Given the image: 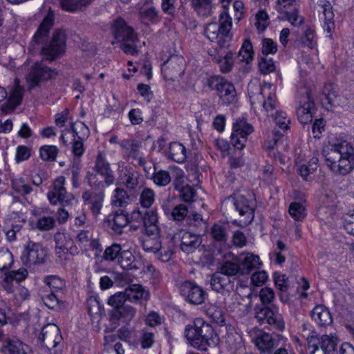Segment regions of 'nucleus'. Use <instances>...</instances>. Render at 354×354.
I'll use <instances>...</instances> for the list:
<instances>
[{"instance_id": "obj_1", "label": "nucleus", "mask_w": 354, "mask_h": 354, "mask_svg": "<svg viewBox=\"0 0 354 354\" xmlns=\"http://www.w3.org/2000/svg\"><path fill=\"white\" fill-rule=\"evenodd\" d=\"M259 298L263 306L255 307V319L260 324H266L272 329L282 331L285 328V322L279 308L272 304L275 299L274 290L268 287L261 288Z\"/></svg>"}, {"instance_id": "obj_2", "label": "nucleus", "mask_w": 354, "mask_h": 354, "mask_svg": "<svg viewBox=\"0 0 354 354\" xmlns=\"http://www.w3.org/2000/svg\"><path fill=\"white\" fill-rule=\"evenodd\" d=\"M326 161L333 172L341 175L348 174L354 169V148L346 141L335 144Z\"/></svg>"}, {"instance_id": "obj_3", "label": "nucleus", "mask_w": 354, "mask_h": 354, "mask_svg": "<svg viewBox=\"0 0 354 354\" xmlns=\"http://www.w3.org/2000/svg\"><path fill=\"white\" fill-rule=\"evenodd\" d=\"M231 28L232 19L224 10L219 15L218 22L212 21L206 25L205 35L210 41L223 48L227 46L232 39Z\"/></svg>"}, {"instance_id": "obj_4", "label": "nucleus", "mask_w": 354, "mask_h": 354, "mask_svg": "<svg viewBox=\"0 0 354 354\" xmlns=\"http://www.w3.org/2000/svg\"><path fill=\"white\" fill-rule=\"evenodd\" d=\"M185 337L192 346L205 351L211 344L214 335L212 327L203 319H196L192 324L187 325L185 330Z\"/></svg>"}, {"instance_id": "obj_5", "label": "nucleus", "mask_w": 354, "mask_h": 354, "mask_svg": "<svg viewBox=\"0 0 354 354\" xmlns=\"http://www.w3.org/2000/svg\"><path fill=\"white\" fill-rule=\"evenodd\" d=\"M39 339L49 351V354H61L63 337L56 324H48L44 326Z\"/></svg>"}, {"instance_id": "obj_6", "label": "nucleus", "mask_w": 354, "mask_h": 354, "mask_svg": "<svg viewBox=\"0 0 354 354\" xmlns=\"http://www.w3.org/2000/svg\"><path fill=\"white\" fill-rule=\"evenodd\" d=\"M66 178L57 177L53 182L47 194V198L50 204L55 205L58 203L63 207L68 206L75 201L73 194L68 192L65 187Z\"/></svg>"}, {"instance_id": "obj_7", "label": "nucleus", "mask_w": 354, "mask_h": 354, "mask_svg": "<svg viewBox=\"0 0 354 354\" xmlns=\"http://www.w3.org/2000/svg\"><path fill=\"white\" fill-rule=\"evenodd\" d=\"M207 85L218 92V95L223 104H230L236 100V93L234 86L219 75L211 76L207 79Z\"/></svg>"}, {"instance_id": "obj_8", "label": "nucleus", "mask_w": 354, "mask_h": 354, "mask_svg": "<svg viewBox=\"0 0 354 354\" xmlns=\"http://www.w3.org/2000/svg\"><path fill=\"white\" fill-rule=\"evenodd\" d=\"M66 35L61 30L54 32L50 42L46 44L41 48V54L44 57L49 61H53L65 53Z\"/></svg>"}, {"instance_id": "obj_9", "label": "nucleus", "mask_w": 354, "mask_h": 354, "mask_svg": "<svg viewBox=\"0 0 354 354\" xmlns=\"http://www.w3.org/2000/svg\"><path fill=\"white\" fill-rule=\"evenodd\" d=\"M179 291L185 301L192 305L201 304L207 296L202 287L191 281H185L180 283Z\"/></svg>"}, {"instance_id": "obj_10", "label": "nucleus", "mask_w": 354, "mask_h": 354, "mask_svg": "<svg viewBox=\"0 0 354 354\" xmlns=\"http://www.w3.org/2000/svg\"><path fill=\"white\" fill-rule=\"evenodd\" d=\"M46 255V250L41 243L28 241L21 259L26 266L37 265L44 263Z\"/></svg>"}, {"instance_id": "obj_11", "label": "nucleus", "mask_w": 354, "mask_h": 354, "mask_svg": "<svg viewBox=\"0 0 354 354\" xmlns=\"http://www.w3.org/2000/svg\"><path fill=\"white\" fill-rule=\"evenodd\" d=\"M283 339L281 335L261 332L253 342L261 354H272Z\"/></svg>"}, {"instance_id": "obj_12", "label": "nucleus", "mask_w": 354, "mask_h": 354, "mask_svg": "<svg viewBox=\"0 0 354 354\" xmlns=\"http://www.w3.org/2000/svg\"><path fill=\"white\" fill-rule=\"evenodd\" d=\"M185 63V59L180 55L170 56L161 67L165 80L174 81L181 77L184 73Z\"/></svg>"}, {"instance_id": "obj_13", "label": "nucleus", "mask_w": 354, "mask_h": 354, "mask_svg": "<svg viewBox=\"0 0 354 354\" xmlns=\"http://www.w3.org/2000/svg\"><path fill=\"white\" fill-rule=\"evenodd\" d=\"M275 121L277 127L280 130L274 129L268 139L266 141V147L269 149H273L277 145L279 139L283 136V132H285L289 128L290 120L287 118L286 113L281 111H276L274 116H272Z\"/></svg>"}, {"instance_id": "obj_14", "label": "nucleus", "mask_w": 354, "mask_h": 354, "mask_svg": "<svg viewBox=\"0 0 354 354\" xmlns=\"http://www.w3.org/2000/svg\"><path fill=\"white\" fill-rule=\"evenodd\" d=\"M57 75V72L43 65L41 62L35 63L27 76V82L30 89L37 86L41 81L48 80Z\"/></svg>"}, {"instance_id": "obj_15", "label": "nucleus", "mask_w": 354, "mask_h": 354, "mask_svg": "<svg viewBox=\"0 0 354 354\" xmlns=\"http://www.w3.org/2000/svg\"><path fill=\"white\" fill-rule=\"evenodd\" d=\"M253 131V127L243 119L237 120L233 124L231 143L238 149H242L245 145L248 135Z\"/></svg>"}, {"instance_id": "obj_16", "label": "nucleus", "mask_w": 354, "mask_h": 354, "mask_svg": "<svg viewBox=\"0 0 354 354\" xmlns=\"http://www.w3.org/2000/svg\"><path fill=\"white\" fill-rule=\"evenodd\" d=\"M93 169L97 174L104 178V182H99L97 184L95 183V187L101 186L103 187L104 185L109 187L114 183L115 176L111 169L110 164L106 160L105 156L100 151L96 157Z\"/></svg>"}, {"instance_id": "obj_17", "label": "nucleus", "mask_w": 354, "mask_h": 354, "mask_svg": "<svg viewBox=\"0 0 354 354\" xmlns=\"http://www.w3.org/2000/svg\"><path fill=\"white\" fill-rule=\"evenodd\" d=\"M127 158L137 161L138 165L145 168L147 161L140 152L142 142L136 140L124 139L119 142Z\"/></svg>"}, {"instance_id": "obj_18", "label": "nucleus", "mask_w": 354, "mask_h": 354, "mask_svg": "<svg viewBox=\"0 0 354 354\" xmlns=\"http://www.w3.org/2000/svg\"><path fill=\"white\" fill-rule=\"evenodd\" d=\"M114 37L120 42H133L137 40V35L133 28L129 26L124 19L114 21L112 26Z\"/></svg>"}, {"instance_id": "obj_19", "label": "nucleus", "mask_w": 354, "mask_h": 354, "mask_svg": "<svg viewBox=\"0 0 354 354\" xmlns=\"http://www.w3.org/2000/svg\"><path fill=\"white\" fill-rule=\"evenodd\" d=\"M210 286L213 290L223 295H230L234 290V281L218 271L212 274Z\"/></svg>"}, {"instance_id": "obj_20", "label": "nucleus", "mask_w": 354, "mask_h": 354, "mask_svg": "<svg viewBox=\"0 0 354 354\" xmlns=\"http://www.w3.org/2000/svg\"><path fill=\"white\" fill-rule=\"evenodd\" d=\"M234 205L239 214L245 216L244 223H250L254 217L255 201L252 198L248 199L243 195H239L234 198Z\"/></svg>"}, {"instance_id": "obj_21", "label": "nucleus", "mask_w": 354, "mask_h": 354, "mask_svg": "<svg viewBox=\"0 0 354 354\" xmlns=\"http://www.w3.org/2000/svg\"><path fill=\"white\" fill-rule=\"evenodd\" d=\"M84 204L88 205L92 214L97 218L100 214L103 207L104 194L102 191L91 192L85 190L82 196Z\"/></svg>"}, {"instance_id": "obj_22", "label": "nucleus", "mask_w": 354, "mask_h": 354, "mask_svg": "<svg viewBox=\"0 0 354 354\" xmlns=\"http://www.w3.org/2000/svg\"><path fill=\"white\" fill-rule=\"evenodd\" d=\"M139 173L132 167L119 164L118 180L121 185H125L128 189H133L138 184Z\"/></svg>"}, {"instance_id": "obj_23", "label": "nucleus", "mask_w": 354, "mask_h": 354, "mask_svg": "<svg viewBox=\"0 0 354 354\" xmlns=\"http://www.w3.org/2000/svg\"><path fill=\"white\" fill-rule=\"evenodd\" d=\"M241 275L249 274L261 266L259 257L252 253H243L239 258Z\"/></svg>"}, {"instance_id": "obj_24", "label": "nucleus", "mask_w": 354, "mask_h": 354, "mask_svg": "<svg viewBox=\"0 0 354 354\" xmlns=\"http://www.w3.org/2000/svg\"><path fill=\"white\" fill-rule=\"evenodd\" d=\"M272 84L269 82H263L262 84L257 81L250 82L248 86V91L251 104L261 102L262 96L265 95L268 91L271 90Z\"/></svg>"}, {"instance_id": "obj_25", "label": "nucleus", "mask_w": 354, "mask_h": 354, "mask_svg": "<svg viewBox=\"0 0 354 354\" xmlns=\"http://www.w3.org/2000/svg\"><path fill=\"white\" fill-rule=\"evenodd\" d=\"M301 105L297 109V115L301 123L306 124L311 122L314 111V102L310 100L308 91H306V95L301 101Z\"/></svg>"}, {"instance_id": "obj_26", "label": "nucleus", "mask_w": 354, "mask_h": 354, "mask_svg": "<svg viewBox=\"0 0 354 354\" xmlns=\"http://www.w3.org/2000/svg\"><path fill=\"white\" fill-rule=\"evenodd\" d=\"M107 226L115 233L121 234L122 230L129 223L128 215L122 211H117L110 214L106 220Z\"/></svg>"}, {"instance_id": "obj_27", "label": "nucleus", "mask_w": 354, "mask_h": 354, "mask_svg": "<svg viewBox=\"0 0 354 354\" xmlns=\"http://www.w3.org/2000/svg\"><path fill=\"white\" fill-rule=\"evenodd\" d=\"M77 129H81L83 131L82 136H84L88 133V129L85 125V124L81 122L71 124V131L73 133L74 139L76 136L78 138V140H74L73 142V153L76 156H81L84 151V148L82 142V138L81 137V136L79 135L80 133L77 131Z\"/></svg>"}, {"instance_id": "obj_28", "label": "nucleus", "mask_w": 354, "mask_h": 354, "mask_svg": "<svg viewBox=\"0 0 354 354\" xmlns=\"http://www.w3.org/2000/svg\"><path fill=\"white\" fill-rule=\"evenodd\" d=\"M138 16L140 19L144 21H148L151 23L160 21V18L159 12L156 10L152 3L145 1L142 6L138 5Z\"/></svg>"}, {"instance_id": "obj_29", "label": "nucleus", "mask_w": 354, "mask_h": 354, "mask_svg": "<svg viewBox=\"0 0 354 354\" xmlns=\"http://www.w3.org/2000/svg\"><path fill=\"white\" fill-rule=\"evenodd\" d=\"M127 299L131 302H138L147 300L149 297L148 291L139 284H131L124 290Z\"/></svg>"}, {"instance_id": "obj_30", "label": "nucleus", "mask_w": 354, "mask_h": 354, "mask_svg": "<svg viewBox=\"0 0 354 354\" xmlns=\"http://www.w3.org/2000/svg\"><path fill=\"white\" fill-rule=\"evenodd\" d=\"M311 317L319 326L325 327L333 322L330 313L324 306H315L312 310Z\"/></svg>"}, {"instance_id": "obj_31", "label": "nucleus", "mask_w": 354, "mask_h": 354, "mask_svg": "<svg viewBox=\"0 0 354 354\" xmlns=\"http://www.w3.org/2000/svg\"><path fill=\"white\" fill-rule=\"evenodd\" d=\"M118 263L126 270H137L140 268V261L129 250L122 251L118 259Z\"/></svg>"}, {"instance_id": "obj_32", "label": "nucleus", "mask_w": 354, "mask_h": 354, "mask_svg": "<svg viewBox=\"0 0 354 354\" xmlns=\"http://www.w3.org/2000/svg\"><path fill=\"white\" fill-rule=\"evenodd\" d=\"M54 17L48 13L43 19L39 28L33 37V41L36 44L42 43L47 37L48 32L53 25Z\"/></svg>"}, {"instance_id": "obj_33", "label": "nucleus", "mask_w": 354, "mask_h": 354, "mask_svg": "<svg viewBox=\"0 0 354 354\" xmlns=\"http://www.w3.org/2000/svg\"><path fill=\"white\" fill-rule=\"evenodd\" d=\"M167 155L169 159L176 162L182 163L186 160V149L179 142H171Z\"/></svg>"}, {"instance_id": "obj_34", "label": "nucleus", "mask_w": 354, "mask_h": 354, "mask_svg": "<svg viewBox=\"0 0 354 354\" xmlns=\"http://www.w3.org/2000/svg\"><path fill=\"white\" fill-rule=\"evenodd\" d=\"M132 218L135 220L140 219L144 227L158 225V214L153 209L146 210L144 212L140 210L133 211Z\"/></svg>"}, {"instance_id": "obj_35", "label": "nucleus", "mask_w": 354, "mask_h": 354, "mask_svg": "<svg viewBox=\"0 0 354 354\" xmlns=\"http://www.w3.org/2000/svg\"><path fill=\"white\" fill-rule=\"evenodd\" d=\"M6 348L9 354H32L30 347L19 339H8Z\"/></svg>"}, {"instance_id": "obj_36", "label": "nucleus", "mask_w": 354, "mask_h": 354, "mask_svg": "<svg viewBox=\"0 0 354 354\" xmlns=\"http://www.w3.org/2000/svg\"><path fill=\"white\" fill-rule=\"evenodd\" d=\"M263 97H265L262 104L263 110L268 116H274L275 111H278V101L275 94V89L272 88L271 90L267 91L265 95L262 96Z\"/></svg>"}, {"instance_id": "obj_37", "label": "nucleus", "mask_w": 354, "mask_h": 354, "mask_svg": "<svg viewBox=\"0 0 354 354\" xmlns=\"http://www.w3.org/2000/svg\"><path fill=\"white\" fill-rule=\"evenodd\" d=\"M19 83V80L15 79L13 87L10 91V96L8 100V106L11 110L15 109L22 101L24 88Z\"/></svg>"}, {"instance_id": "obj_38", "label": "nucleus", "mask_w": 354, "mask_h": 354, "mask_svg": "<svg viewBox=\"0 0 354 354\" xmlns=\"http://www.w3.org/2000/svg\"><path fill=\"white\" fill-rule=\"evenodd\" d=\"M200 239L198 236L185 232L181 238V250L186 253H191L200 245Z\"/></svg>"}, {"instance_id": "obj_39", "label": "nucleus", "mask_w": 354, "mask_h": 354, "mask_svg": "<svg viewBox=\"0 0 354 354\" xmlns=\"http://www.w3.org/2000/svg\"><path fill=\"white\" fill-rule=\"evenodd\" d=\"M54 240L55 242V248L71 250V254H75L77 250V248L73 246V239L67 233L59 232L55 233L54 235Z\"/></svg>"}, {"instance_id": "obj_40", "label": "nucleus", "mask_w": 354, "mask_h": 354, "mask_svg": "<svg viewBox=\"0 0 354 354\" xmlns=\"http://www.w3.org/2000/svg\"><path fill=\"white\" fill-rule=\"evenodd\" d=\"M140 241L146 252L156 253L161 249L160 236H141Z\"/></svg>"}, {"instance_id": "obj_41", "label": "nucleus", "mask_w": 354, "mask_h": 354, "mask_svg": "<svg viewBox=\"0 0 354 354\" xmlns=\"http://www.w3.org/2000/svg\"><path fill=\"white\" fill-rule=\"evenodd\" d=\"M213 60L219 64L220 70L223 73H227L232 71L234 58L232 52H227L223 57L214 55Z\"/></svg>"}, {"instance_id": "obj_42", "label": "nucleus", "mask_w": 354, "mask_h": 354, "mask_svg": "<svg viewBox=\"0 0 354 354\" xmlns=\"http://www.w3.org/2000/svg\"><path fill=\"white\" fill-rule=\"evenodd\" d=\"M205 314L215 323L219 325L225 324V317L223 310L218 306L209 304L205 307Z\"/></svg>"}, {"instance_id": "obj_43", "label": "nucleus", "mask_w": 354, "mask_h": 354, "mask_svg": "<svg viewBox=\"0 0 354 354\" xmlns=\"http://www.w3.org/2000/svg\"><path fill=\"white\" fill-rule=\"evenodd\" d=\"M11 186L17 194L23 196L30 194L33 191L29 183L22 177L12 179Z\"/></svg>"}, {"instance_id": "obj_44", "label": "nucleus", "mask_w": 354, "mask_h": 354, "mask_svg": "<svg viewBox=\"0 0 354 354\" xmlns=\"http://www.w3.org/2000/svg\"><path fill=\"white\" fill-rule=\"evenodd\" d=\"M136 313V310L133 307L126 305L118 310H114L112 313V317L129 322L135 317Z\"/></svg>"}, {"instance_id": "obj_45", "label": "nucleus", "mask_w": 354, "mask_h": 354, "mask_svg": "<svg viewBox=\"0 0 354 354\" xmlns=\"http://www.w3.org/2000/svg\"><path fill=\"white\" fill-rule=\"evenodd\" d=\"M191 5L201 16L207 17L212 13V0H191Z\"/></svg>"}, {"instance_id": "obj_46", "label": "nucleus", "mask_w": 354, "mask_h": 354, "mask_svg": "<svg viewBox=\"0 0 354 354\" xmlns=\"http://www.w3.org/2000/svg\"><path fill=\"white\" fill-rule=\"evenodd\" d=\"M288 212L295 221H303L307 214L305 206L297 202L290 204Z\"/></svg>"}, {"instance_id": "obj_47", "label": "nucleus", "mask_w": 354, "mask_h": 354, "mask_svg": "<svg viewBox=\"0 0 354 354\" xmlns=\"http://www.w3.org/2000/svg\"><path fill=\"white\" fill-rule=\"evenodd\" d=\"M337 337L336 335H323L320 340V346L324 354H331L335 351L337 346Z\"/></svg>"}, {"instance_id": "obj_48", "label": "nucleus", "mask_w": 354, "mask_h": 354, "mask_svg": "<svg viewBox=\"0 0 354 354\" xmlns=\"http://www.w3.org/2000/svg\"><path fill=\"white\" fill-rule=\"evenodd\" d=\"M93 0H61L62 8L68 12H75L82 8H85Z\"/></svg>"}, {"instance_id": "obj_49", "label": "nucleus", "mask_w": 354, "mask_h": 354, "mask_svg": "<svg viewBox=\"0 0 354 354\" xmlns=\"http://www.w3.org/2000/svg\"><path fill=\"white\" fill-rule=\"evenodd\" d=\"M44 282L51 292H57L65 287V282L57 275H49L44 279Z\"/></svg>"}, {"instance_id": "obj_50", "label": "nucleus", "mask_w": 354, "mask_h": 354, "mask_svg": "<svg viewBox=\"0 0 354 354\" xmlns=\"http://www.w3.org/2000/svg\"><path fill=\"white\" fill-rule=\"evenodd\" d=\"M218 272L230 278L238 274H241V268L239 263L227 261L221 266Z\"/></svg>"}, {"instance_id": "obj_51", "label": "nucleus", "mask_w": 354, "mask_h": 354, "mask_svg": "<svg viewBox=\"0 0 354 354\" xmlns=\"http://www.w3.org/2000/svg\"><path fill=\"white\" fill-rule=\"evenodd\" d=\"M253 55L254 51L252 43L249 40H245L238 55L240 61L249 63L253 59Z\"/></svg>"}, {"instance_id": "obj_52", "label": "nucleus", "mask_w": 354, "mask_h": 354, "mask_svg": "<svg viewBox=\"0 0 354 354\" xmlns=\"http://www.w3.org/2000/svg\"><path fill=\"white\" fill-rule=\"evenodd\" d=\"M323 13L325 17L323 28L325 31L328 32H331L335 28L333 21L334 14L333 12L332 7L330 6V4H324L323 6Z\"/></svg>"}, {"instance_id": "obj_53", "label": "nucleus", "mask_w": 354, "mask_h": 354, "mask_svg": "<svg viewBox=\"0 0 354 354\" xmlns=\"http://www.w3.org/2000/svg\"><path fill=\"white\" fill-rule=\"evenodd\" d=\"M210 234L212 239L217 242L225 243L227 239L226 227L221 224H214L211 228Z\"/></svg>"}, {"instance_id": "obj_54", "label": "nucleus", "mask_w": 354, "mask_h": 354, "mask_svg": "<svg viewBox=\"0 0 354 354\" xmlns=\"http://www.w3.org/2000/svg\"><path fill=\"white\" fill-rule=\"evenodd\" d=\"M151 179L156 185L165 187L170 183L171 176L168 171L160 169L153 174Z\"/></svg>"}, {"instance_id": "obj_55", "label": "nucleus", "mask_w": 354, "mask_h": 354, "mask_svg": "<svg viewBox=\"0 0 354 354\" xmlns=\"http://www.w3.org/2000/svg\"><path fill=\"white\" fill-rule=\"evenodd\" d=\"M57 153L58 149L54 145H44L39 149L40 158L44 161H54Z\"/></svg>"}, {"instance_id": "obj_56", "label": "nucleus", "mask_w": 354, "mask_h": 354, "mask_svg": "<svg viewBox=\"0 0 354 354\" xmlns=\"http://www.w3.org/2000/svg\"><path fill=\"white\" fill-rule=\"evenodd\" d=\"M318 159L313 158L306 165H302L299 169L301 176L306 180H309L310 175L313 174L317 169Z\"/></svg>"}, {"instance_id": "obj_57", "label": "nucleus", "mask_w": 354, "mask_h": 354, "mask_svg": "<svg viewBox=\"0 0 354 354\" xmlns=\"http://www.w3.org/2000/svg\"><path fill=\"white\" fill-rule=\"evenodd\" d=\"M155 201V193L150 188H144L140 195V203L142 207L149 208Z\"/></svg>"}, {"instance_id": "obj_58", "label": "nucleus", "mask_w": 354, "mask_h": 354, "mask_svg": "<svg viewBox=\"0 0 354 354\" xmlns=\"http://www.w3.org/2000/svg\"><path fill=\"white\" fill-rule=\"evenodd\" d=\"M301 41L304 46L311 49L315 48L317 46L315 31L310 28H306L304 36L301 38Z\"/></svg>"}, {"instance_id": "obj_59", "label": "nucleus", "mask_w": 354, "mask_h": 354, "mask_svg": "<svg viewBox=\"0 0 354 354\" xmlns=\"http://www.w3.org/2000/svg\"><path fill=\"white\" fill-rule=\"evenodd\" d=\"M122 248L120 244L114 243L106 248L104 250L103 258L106 261H113L118 260L120 257Z\"/></svg>"}, {"instance_id": "obj_60", "label": "nucleus", "mask_w": 354, "mask_h": 354, "mask_svg": "<svg viewBox=\"0 0 354 354\" xmlns=\"http://www.w3.org/2000/svg\"><path fill=\"white\" fill-rule=\"evenodd\" d=\"M13 263V256L7 248L0 249V270L8 269Z\"/></svg>"}, {"instance_id": "obj_61", "label": "nucleus", "mask_w": 354, "mask_h": 354, "mask_svg": "<svg viewBox=\"0 0 354 354\" xmlns=\"http://www.w3.org/2000/svg\"><path fill=\"white\" fill-rule=\"evenodd\" d=\"M282 14L286 15L287 20L296 27L301 26L304 22V18L299 15L298 6H294L292 11H286Z\"/></svg>"}, {"instance_id": "obj_62", "label": "nucleus", "mask_w": 354, "mask_h": 354, "mask_svg": "<svg viewBox=\"0 0 354 354\" xmlns=\"http://www.w3.org/2000/svg\"><path fill=\"white\" fill-rule=\"evenodd\" d=\"M188 209L186 205L180 204L175 206L170 213L171 218L175 221H181L187 218Z\"/></svg>"}, {"instance_id": "obj_63", "label": "nucleus", "mask_w": 354, "mask_h": 354, "mask_svg": "<svg viewBox=\"0 0 354 354\" xmlns=\"http://www.w3.org/2000/svg\"><path fill=\"white\" fill-rule=\"evenodd\" d=\"M127 300L125 292H118L111 296L108 299V304L114 307L115 310H118L124 306L125 301Z\"/></svg>"}, {"instance_id": "obj_64", "label": "nucleus", "mask_w": 354, "mask_h": 354, "mask_svg": "<svg viewBox=\"0 0 354 354\" xmlns=\"http://www.w3.org/2000/svg\"><path fill=\"white\" fill-rule=\"evenodd\" d=\"M55 225V220L52 216H42L39 218L36 223V227L41 231H49Z\"/></svg>"}]
</instances>
